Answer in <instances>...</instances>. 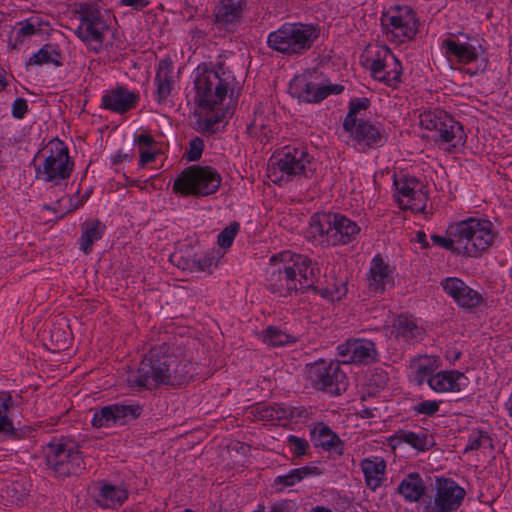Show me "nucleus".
Listing matches in <instances>:
<instances>
[{
    "label": "nucleus",
    "instance_id": "1",
    "mask_svg": "<svg viewBox=\"0 0 512 512\" xmlns=\"http://www.w3.org/2000/svg\"><path fill=\"white\" fill-rule=\"evenodd\" d=\"M176 356L170 353L166 343L155 345L142 359L136 374L128 377L131 386L152 389L159 385H166L168 367L175 366Z\"/></svg>",
    "mask_w": 512,
    "mask_h": 512
},
{
    "label": "nucleus",
    "instance_id": "2",
    "mask_svg": "<svg viewBox=\"0 0 512 512\" xmlns=\"http://www.w3.org/2000/svg\"><path fill=\"white\" fill-rule=\"evenodd\" d=\"M319 37V30L309 24H284L269 34L270 48L287 55H301L308 51Z\"/></svg>",
    "mask_w": 512,
    "mask_h": 512
},
{
    "label": "nucleus",
    "instance_id": "3",
    "mask_svg": "<svg viewBox=\"0 0 512 512\" xmlns=\"http://www.w3.org/2000/svg\"><path fill=\"white\" fill-rule=\"evenodd\" d=\"M271 271L268 277L269 289L280 296H286L292 291L316 289L312 283L305 285L295 278L294 266L302 267L304 262L299 256L290 251H283L270 258Z\"/></svg>",
    "mask_w": 512,
    "mask_h": 512
},
{
    "label": "nucleus",
    "instance_id": "4",
    "mask_svg": "<svg viewBox=\"0 0 512 512\" xmlns=\"http://www.w3.org/2000/svg\"><path fill=\"white\" fill-rule=\"evenodd\" d=\"M220 184L221 177L215 169L193 165L175 179L173 190L183 195L208 196L215 193Z\"/></svg>",
    "mask_w": 512,
    "mask_h": 512
},
{
    "label": "nucleus",
    "instance_id": "5",
    "mask_svg": "<svg viewBox=\"0 0 512 512\" xmlns=\"http://www.w3.org/2000/svg\"><path fill=\"white\" fill-rule=\"evenodd\" d=\"M492 223L486 219L470 218L457 223L459 249L462 255L476 257L481 251L490 247L494 240Z\"/></svg>",
    "mask_w": 512,
    "mask_h": 512
},
{
    "label": "nucleus",
    "instance_id": "6",
    "mask_svg": "<svg viewBox=\"0 0 512 512\" xmlns=\"http://www.w3.org/2000/svg\"><path fill=\"white\" fill-rule=\"evenodd\" d=\"M46 462L60 477L78 475L85 469L82 456L72 443H50L46 449Z\"/></svg>",
    "mask_w": 512,
    "mask_h": 512
},
{
    "label": "nucleus",
    "instance_id": "7",
    "mask_svg": "<svg viewBox=\"0 0 512 512\" xmlns=\"http://www.w3.org/2000/svg\"><path fill=\"white\" fill-rule=\"evenodd\" d=\"M50 154L36 169V178L45 182L58 184L60 180L68 179L73 170L68 148L63 142L56 140L50 142Z\"/></svg>",
    "mask_w": 512,
    "mask_h": 512
},
{
    "label": "nucleus",
    "instance_id": "8",
    "mask_svg": "<svg viewBox=\"0 0 512 512\" xmlns=\"http://www.w3.org/2000/svg\"><path fill=\"white\" fill-rule=\"evenodd\" d=\"M312 233L327 236V241L331 245L347 244L360 231L359 226L348 218L335 214L323 215L322 217L312 218Z\"/></svg>",
    "mask_w": 512,
    "mask_h": 512
},
{
    "label": "nucleus",
    "instance_id": "9",
    "mask_svg": "<svg viewBox=\"0 0 512 512\" xmlns=\"http://www.w3.org/2000/svg\"><path fill=\"white\" fill-rule=\"evenodd\" d=\"M420 125L432 133L430 137L435 142L452 143L456 146L463 141L462 126L442 111L420 114Z\"/></svg>",
    "mask_w": 512,
    "mask_h": 512
},
{
    "label": "nucleus",
    "instance_id": "10",
    "mask_svg": "<svg viewBox=\"0 0 512 512\" xmlns=\"http://www.w3.org/2000/svg\"><path fill=\"white\" fill-rule=\"evenodd\" d=\"M80 24L75 30L76 35L86 43H96L94 51H98L104 40V32L108 24L97 4H81L77 10Z\"/></svg>",
    "mask_w": 512,
    "mask_h": 512
},
{
    "label": "nucleus",
    "instance_id": "11",
    "mask_svg": "<svg viewBox=\"0 0 512 512\" xmlns=\"http://www.w3.org/2000/svg\"><path fill=\"white\" fill-rule=\"evenodd\" d=\"M307 376L318 390L340 395L346 389V376L339 363L320 360L310 364L307 366Z\"/></svg>",
    "mask_w": 512,
    "mask_h": 512
},
{
    "label": "nucleus",
    "instance_id": "12",
    "mask_svg": "<svg viewBox=\"0 0 512 512\" xmlns=\"http://www.w3.org/2000/svg\"><path fill=\"white\" fill-rule=\"evenodd\" d=\"M317 70L307 71L296 76L290 84L291 93L308 103H317L330 94H340L344 87L338 84H325L323 81H314Z\"/></svg>",
    "mask_w": 512,
    "mask_h": 512
},
{
    "label": "nucleus",
    "instance_id": "13",
    "mask_svg": "<svg viewBox=\"0 0 512 512\" xmlns=\"http://www.w3.org/2000/svg\"><path fill=\"white\" fill-rule=\"evenodd\" d=\"M196 101L204 109L214 110L227 95V83L215 71H206L196 78Z\"/></svg>",
    "mask_w": 512,
    "mask_h": 512
},
{
    "label": "nucleus",
    "instance_id": "14",
    "mask_svg": "<svg viewBox=\"0 0 512 512\" xmlns=\"http://www.w3.org/2000/svg\"><path fill=\"white\" fill-rule=\"evenodd\" d=\"M465 490L450 479H438L434 503L426 506L425 512H453L459 508Z\"/></svg>",
    "mask_w": 512,
    "mask_h": 512
},
{
    "label": "nucleus",
    "instance_id": "15",
    "mask_svg": "<svg viewBox=\"0 0 512 512\" xmlns=\"http://www.w3.org/2000/svg\"><path fill=\"white\" fill-rule=\"evenodd\" d=\"M142 413L139 405L112 404L95 411L91 423L94 427H108L111 424H125L138 418Z\"/></svg>",
    "mask_w": 512,
    "mask_h": 512
},
{
    "label": "nucleus",
    "instance_id": "16",
    "mask_svg": "<svg viewBox=\"0 0 512 512\" xmlns=\"http://www.w3.org/2000/svg\"><path fill=\"white\" fill-rule=\"evenodd\" d=\"M381 24L387 32H391L400 42L405 39H412L418 30V20L411 10L407 11L405 15L383 13Z\"/></svg>",
    "mask_w": 512,
    "mask_h": 512
},
{
    "label": "nucleus",
    "instance_id": "17",
    "mask_svg": "<svg viewBox=\"0 0 512 512\" xmlns=\"http://www.w3.org/2000/svg\"><path fill=\"white\" fill-rule=\"evenodd\" d=\"M441 285L444 291L463 308L471 309L482 302V296L459 278H446Z\"/></svg>",
    "mask_w": 512,
    "mask_h": 512
},
{
    "label": "nucleus",
    "instance_id": "18",
    "mask_svg": "<svg viewBox=\"0 0 512 512\" xmlns=\"http://www.w3.org/2000/svg\"><path fill=\"white\" fill-rule=\"evenodd\" d=\"M385 53L384 60L374 59L372 61L370 70L375 79L391 86L400 82L402 66L389 49H386Z\"/></svg>",
    "mask_w": 512,
    "mask_h": 512
},
{
    "label": "nucleus",
    "instance_id": "19",
    "mask_svg": "<svg viewBox=\"0 0 512 512\" xmlns=\"http://www.w3.org/2000/svg\"><path fill=\"white\" fill-rule=\"evenodd\" d=\"M271 162L274 169L287 176H293L305 171L307 164H309V159L307 153L303 150L292 149L273 156Z\"/></svg>",
    "mask_w": 512,
    "mask_h": 512
},
{
    "label": "nucleus",
    "instance_id": "20",
    "mask_svg": "<svg viewBox=\"0 0 512 512\" xmlns=\"http://www.w3.org/2000/svg\"><path fill=\"white\" fill-rule=\"evenodd\" d=\"M244 0H220L215 6V23L226 30L234 29L241 21Z\"/></svg>",
    "mask_w": 512,
    "mask_h": 512
},
{
    "label": "nucleus",
    "instance_id": "21",
    "mask_svg": "<svg viewBox=\"0 0 512 512\" xmlns=\"http://www.w3.org/2000/svg\"><path fill=\"white\" fill-rule=\"evenodd\" d=\"M339 355L349 356L347 363H370L377 356L375 345L368 340H348L338 347Z\"/></svg>",
    "mask_w": 512,
    "mask_h": 512
},
{
    "label": "nucleus",
    "instance_id": "22",
    "mask_svg": "<svg viewBox=\"0 0 512 512\" xmlns=\"http://www.w3.org/2000/svg\"><path fill=\"white\" fill-rule=\"evenodd\" d=\"M137 96L124 88H117L109 91L102 97V105L106 109L115 112H125L136 102Z\"/></svg>",
    "mask_w": 512,
    "mask_h": 512
},
{
    "label": "nucleus",
    "instance_id": "23",
    "mask_svg": "<svg viewBox=\"0 0 512 512\" xmlns=\"http://www.w3.org/2000/svg\"><path fill=\"white\" fill-rule=\"evenodd\" d=\"M387 286H392L388 266L384 264L380 256H375L370 269L369 289L371 291L381 292L384 291Z\"/></svg>",
    "mask_w": 512,
    "mask_h": 512
},
{
    "label": "nucleus",
    "instance_id": "24",
    "mask_svg": "<svg viewBox=\"0 0 512 512\" xmlns=\"http://www.w3.org/2000/svg\"><path fill=\"white\" fill-rule=\"evenodd\" d=\"M462 377L458 371H443L430 377L428 384L436 392H458L461 390L459 380Z\"/></svg>",
    "mask_w": 512,
    "mask_h": 512
},
{
    "label": "nucleus",
    "instance_id": "25",
    "mask_svg": "<svg viewBox=\"0 0 512 512\" xmlns=\"http://www.w3.org/2000/svg\"><path fill=\"white\" fill-rule=\"evenodd\" d=\"M105 225L98 219L82 223V235L80 238V250L89 254L95 241L102 238Z\"/></svg>",
    "mask_w": 512,
    "mask_h": 512
},
{
    "label": "nucleus",
    "instance_id": "26",
    "mask_svg": "<svg viewBox=\"0 0 512 512\" xmlns=\"http://www.w3.org/2000/svg\"><path fill=\"white\" fill-rule=\"evenodd\" d=\"M391 335L409 342L421 335V329L411 318L400 315L393 321Z\"/></svg>",
    "mask_w": 512,
    "mask_h": 512
},
{
    "label": "nucleus",
    "instance_id": "27",
    "mask_svg": "<svg viewBox=\"0 0 512 512\" xmlns=\"http://www.w3.org/2000/svg\"><path fill=\"white\" fill-rule=\"evenodd\" d=\"M398 491L408 501H418L425 492L422 478L417 473H410L399 485Z\"/></svg>",
    "mask_w": 512,
    "mask_h": 512
},
{
    "label": "nucleus",
    "instance_id": "28",
    "mask_svg": "<svg viewBox=\"0 0 512 512\" xmlns=\"http://www.w3.org/2000/svg\"><path fill=\"white\" fill-rule=\"evenodd\" d=\"M385 462L383 460L374 461L364 459L361 462V468L365 476L366 484L372 490H375L381 485L382 477L385 473Z\"/></svg>",
    "mask_w": 512,
    "mask_h": 512
},
{
    "label": "nucleus",
    "instance_id": "29",
    "mask_svg": "<svg viewBox=\"0 0 512 512\" xmlns=\"http://www.w3.org/2000/svg\"><path fill=\"white\" fill-rule=\"evenodd\" d=\"M311 434L315 445L325 450L336 449L341 444L339 437L323 423L317 424Z\"/></svg>",
    "mask_w": 512,
    "mask_h": 512
},
{
    "label": "nucleus",
    "instance_id": "30",
    "mask_svg": "<svg viewBox=\"0 0 512 512\" xmlns=\"http://www.w3.org/2000/svg\"><path fill=\"white\" fill-rule=\"evenodd\" d=\"M253 413L257 419L271 422H281L293 417V410L281 405L258 406L254 409Z\"/></svg>",
    "mask_w": 512,
    "mask_h": 512
},
{
    "label": "nucleus",
    "instance_id": "31",
    "mask_svg": "<svg viewBox=\"0 0 512 512\" xmlns=\"http://www.w3.org/2000/svg\"><path fill=\"white\" fill-rule=\"evenodd\" d=\"M321 472L317 467L304 466L293 469L285 475L277 476L274 480L275 485L281 486V490L300 482L304 478L311 475H319Z\"/></svg>",
    "mask_w": 512,
    "mask_h": 512
},
{
    "label": "nucleus",
    "instance_id": "32",
    "mask_svg": "<svg viewBox=\"0 0 512 512\" xmlns=\"http://www.w3.org/2000/svg\"><path fill=\"white\" fill-rule=\"evenodd\" d=\"M127 498L125 490L113 485H103L96 497V502L104 507L111 508L116 504H121Z\"/></svg>",
    "mask_w": 512,
    "mask_h": 512
},
{
    "label": "nucleus",
    "instance_id": "33",
    "mask_svg": "<svg viewBox=\"0 0 512 512\" xmlns=\"http://www.w3.org/2000/svg\"><path fill=\"white\" fill-rule=\"evenodd\" d=\"M192 375L193 364L189 360H178L176 358V364L175 368L173 369V374H168L166 385L181 386L183 384L188 383V381L192 378Z\"/></svg>",
    "mask_w": 512,
    "mask_h": 512
},
{
    "label": "nucleus",
    "instance_id": "34",
    "mask_svg": "<svg viewBox=\"0 0 512 512\" xmlns=\"http://www.w3.org/2000/svg\"><path fill=\"white\" fill-rule=\"evenodd\" d=\"M171 74V65L166 61H161L155 79L160 100L167 98L171 92Z\"/></svg>",
    "mask_w": 512,
    "mask_h": 512
},
{
    "label": "nucleus",
    "instance_id": "35",
    "mask_svg": "<svg viewBox=\"0 0 512 512\" xmlns=\"http://www.w3.org/2000/svg\"><path fill=\"white\" fill-rule=\"evenodd\" d=\"M354 138L358 142H364L367 146L377 144L381 140V134L376 127L365 121H359L353 131Z\"/></svg>",
    "mask_w": 512,
    "mask_h": 512
},
{
    "label": "nucleus",
    "instance_id": "36",
    "mask_svg": "<svg viewBox=\"0 0 512 512\" xmlns=\"http://www.w3.org/2000/svg\"><path fill=\"white\" fill-rule=\"evenodd\" d=\"M261 340L270 346H283L296 341L293 336L273 326H269L262 332Z\"/></svg>",
    "mask_w": 512,
    "mask_h": 512
},
{
    "label": "nucleus",
    "instance_id": "37",
    "mask_svg": "<svg viewBox=\"0 0 512 512\" xmlns=\"http://www.w3.org/2000/svg\"><path fill=\"white\" fill-rule=\"evenodd\" d=\"M443 45L447 48V54L454 55L461 63H470L476 59V54L464 44H458L453 40L446 39Z\"/></svg>",
    "mask_w": 512,
    "mask_h": 512
},
{
    "label": "nucleus",
    "instance_id": "38",
    "mask_svg": "<svg viewBox=\"0 0 512 512\" xmlns=\"http://www.w3.org/2000/svg\"><path fill=\"white\" fill-rule=\"evenodd\" d=\"M456 232H458L457 224L451 225L448 228V238L434 234L431 236V240L438 246L450 250L453 253L462 255L461 249H459L460 244L457 241L459 240V235L456 236Z\"/></svg>",
    "mask_w": 512,
    "mask_h": 512
},
{
    "label": "nucleus",
    "instance_id": "39",
    "mask_svg": "<svg viewBox=\"0 0 512 512\" xmlns=\"http://www.w3.org/2000/svg\"><path fill=\"white\" fill-rule=\"evenodd\" d=\"M398 438L420 451L429 449V446L431 445L429 442V436L426 433L418 434L414 432L400 431L398 433Z\"/></svg>",
    "mask_w": 512,
    "mask_h": 512
},
{
    "label": "nucleus",
    "instance_id": "40",
    "mask_svg": "<svg viewBox=\"0 0 512 512\" xmlns=\"http://www.w3.org/2000/svg\"><path fill=\"white\" fill-rule=\"evenodd\" d=\"M60 54L51 46L44 45L37 53H35L30 59L29 64H44V63H54L55 65H60Z\"/></svg>",
    "mask_w": 512,
    "mask_h": 512
},
{
    "label": "nucleus",
    "instance_id": "41",
    "mask_svg": "<svg viewBox=\"0 0 512 512\" xmlns=\"http://www.w3.org/2000/svg\"><path fill=\"white\" fill-rule=\"evenodd\" d=\"M11 399L12 398L10 394H0V433L6 435L14 433L12 422L9 420L7 416L9 403L11 402Z\"/></svg>",
    "mask_w": 512,
    "mask_h": 512
},
{
    "label": "nucleus",
    "instance_id": "42",
    "mask_svg": "<svg viewBox=\"0 0 512 512\" xmlns=\"http://www.w3.org/2000/svg\"><path fill=\"white\" fill-rule=\"evenodd\" d=\"M395 186L398 193L408 199L409 201L415 200L418 196H423L422 192L416 191V186L418 182L416 179H404V180H395Z\"/></svg>",
    "mask_w": 512,
    "mask_h": 512
},
{
    "label": "nucleus",
    "instance_id": "43",
    "mask_svg": "<svg viewBox=\"0 0 512 512\" xmlns=\"http://www.w3.org/2000/svg\"><path fill=\"white\" fill-rule=\"evenodd\" d=\"M304 262L302 267L294 266L295 278L300 279L305 285L314 284L312 278L315 275V266H312L311 260L307 256L296 254ZM316 289L317 287L313 285Z\"/></svg>",
    "mask_w": 512,
    "mask_h": 512
},
{
    "label": "nucleus",
    "instance_id": "44",
    "mask_svg": "<svg viewBox=\"0 0 512 512\" xmlns=\"http://www.w3.org/2000/svg\"><path fill=\"white\" fill-rule=\"evenodd\" d=\"M68 326L65 323L54 325L50 331L51 340L55 344V349H65L69 342Z\"/></svg>",
    "mask_w": 512,
    "mask_h": 512
},
{
    "label": "nucleus",
    "instance_id": "45",
    "mask_svg": "<svg viewBox=\"0 0 512 512\" xmlns=\"http://www.w3.org/2000/svg\"><path fill=\"white\" fill-rule=\"evenodd\" d=\"M492 447V439L490 436L486 432L478 431L469 437L464 452L477 450L479 448L491 449Z\"/></svg>",
    "mask_w": 512,
    "mask_h": 512
},
{
    "label": "nucleus",
    "instance_id": "46",
    "mask_svg": "<svg viewBox=\"0 0 512 512\" xmlns=\"http://www.w3.org/2000/svg\"><path fill=\"white\" fill-rule=\"evenodd\" d=\"M222 121V116L218 114L208 115L197 120V130L203 134H214L217 131V125Z\"/></svg>",
    "mask_w": 512,
    "mask_h": 512
},
{
    "label": "nucleus",
    "instance_id": "47",
    "mask_svg": "<svg viewBox=\"0 0 512 512\" xmlns=\"http://www.w3.org/2000/svg\"><path fill=\"white\" fill-rule=\"evenodd\" d=\"M221 253L219 250H214L200 259H194L193 263L201 271H210L211 267L217 266Z\"/></svg>",
    "mask_w": 512,
    "mask_h": 512
},
{
    "label": "nucleus",
    "instance_id": "48",
    "mask_svg": "<svg viewBox=\"0 0 512 512\" xmlns=\"http://www.w3.org/2000/svg\"><path fill=\"white\" fill-rule=\"evenodd\" d=\"M21 27L16 32V41L23 42L26 36H31L40 31V23L35 18H30L24 23H20Z\"/></svg>",
    "mask_w": 512,
    "mask_h": 512
},
{
    "label": "nucleus",
    "instance_id": "49",
    "mask_svg": "<svg viewBox=\"0 0 512 512\" xmlns=\"http://www.w3.org/2000/svg\"><path fill=\"white\" fill-rule=\"evenodd\" d=\"M239 224L234 222L226 227L219 235H218V244L222 248H228L232 245L233 240L238 232Z\"/></svg>",
    "mask_w": 512,
    "mask_h": 512
},
{
    "label": "nucleus",
    "instance_id": "50",
    "mask_svg": "<svg viewBox=\"0 0 512 512\" xmlns=\"http://www.w3.org/2000/svg\"><path fill=\"white\" fill-rule=\"evenodd\" d=\"M204 149V142L201 138L195 137L189 142V150L186 152V158L189 161L200 159Z\"/></svg>",
    "mask_w": 512,
    "mask_h": 512
},
{
    "label": "nucleus",
    "instance_id": "51",
    "mask_svg": "<svg viewBox=\"0 0 512 512\" xmlns=\"http://www.w3.org/2000/svg\"><path fill=\"white\" fill-rule=\"evenodd\" d=\"M288 443L293 447V454L297 456L304 455L308 448V442L305 439L294 435L288 437Z\"/></svg>",
    "mask_w": 512,
    "mask_h": 512
},
{
    "label": "nucleus",
    "instance_id": "52",
    "mask_svg": "<svg viewBox=\"0 0 512 512\" xmlns=\"http://www.w3.org/2000/svg\"><path fill=\"white\" fill-rule=\"evenodd\" d=\"M415 410L419 414H425V415L431 416V415L435 414L436 412H438L439 404L436 401L427 400V401H423V402L419 403L415 407Z\"/></svg>",
    "mask_w": 512,
    "mask_h": 512
},
{
    "label": "nucleus",
    "instance_id": "53",
    "mask_svg": "<svg viewBox=\"0 0 512 512\" xmlns=\"http://www.w3.org/2000/svg\"><path fill=\"white\" fill-rule=\"evenodd\" d=\"M28 109L27 101L24 98H17L12 104V115L17 119H22Z\"/></svg>",
    "mask_w": 512,
    "mask_h": 512
},
{
    "label": "nucleus",
    "instance_id": "54",
    "mask_svg": "<svg viewBox=\"0 0 512 512\" xmlns=\"http://www.w3.org/2000/svg\"><path fill=\"white\" fill-rule=\"evenodd\" d=\"M345 293H346L345 288H338V287H333V288L327 287V288L320 290V294L322 297L330 299L332 301L340 300L345 295Z\"/></svg>",
    "mask_w": 512,
    "mask_h": 512
},
{
    "label": "nucleus",
    "instance_id": "55",
    "mask_svg": "<svg viewBox=\"0 0 512 512\" xmlns=\"http://www.w3.org/2000/svg\"><path fill=\"white\" fill-rule=\"evenodd\" d=\"M430 377H433L432 369L428 366L420 365L415 372L414 380L418 385H421L425 380L428 381Z\"/></svg>",
    "mask_w": 512,
    "mask_h": 512
},
{
    "label": "nucleus",
    "instance_id": "56",
    "mask_svg": "<svg viewBox=\"0 0 512 512\" xmlns=\"http://www.w3.org/2000/svg\"><path fill=\"white\" fill-rule=\"evenodd\" d=\"M369 106V100L367 98L354 99L350 102L349 110L352 113L357 114L360 110L367 109Z\"/></svg>",
    "mask_w": 512,
    "mask_h": 512
},
{
    "label": "nucleus",
    "instance_id": "57",
    "mask_svg": "<svg viewBox=\"0 0 512 512\" xmlns=\"http://www.w3.org/2000/svg\"><path fill=\"white\" fill-rule=\"evenodd\" d=\"M358 125L356 114L352 113L350 110L344 120L343 127L346 131L352 132L356 129Z\"/></svg>",
    "mask_w": 512,
    "mask_h": 512
},
{
    "label": "nucleus",
    "instance_id": "58",
    "mask_svg": "<svg viewBox=\"0 0 512 512\" xmlns=\"http://www.w3.org/2000/svg\"><path fill=\"white\" fill-rule=\"evenodd\" d=\"M135 141L138 143L141 149L144 147H151L153 144L156 143L154 138L147 133L140 134L139 136H137Z\"/></svg>",
    "mask_w": 512,
    "mask_h": 512
},
{
    "label": "nucleus",
    "instance_id": "59",
    "mask_svg": "<svg viewBox=\"0 0 512 512\" xmlns=\"http://www.w3.org/2000/svg\"><path fill=\"white\" fill-rule=\"evenodd\" d=\"M125 6H130L136 10H141L149 4L148 0H121Z\"/></svg>",
    "mask_w": 512,
    "mask_h": 512
},
{
    "label": "nucleus",
    "instance_id": "60",
    "mask_svg": "<svg viewBox=\"0 0 512 512\" xmlns=\"http://www.w3.org/2000/svg\"><path fill=\"white\" fill-rule=\"evenodd\" d=\"M156 153L149 151H140V164L142 166L146 165L149 162H152L155 159Z\"/></svg>",
    "mask_w": 512,
    "mask_h": 512
},
{
    "label": "nucleus",
    "instance_id": "61",
    "mask_svg": "<svg viewBox=\"0 0 512 512\" xmlns=\"http://www.w3.org/2000/svg\"><path fill=\"white\" fill-rule=\"evenodd\" d=\"M415 241L421 244L422 248H427L429 243L426 239V234L423 231H417Z\"/></svg>",
    "mask_w": 512,
    "mask_h": 512
},
{
    "label": "nucleus",
    "instance_id": "62",
    "mask_svg": "<svg viewBox=\"0 0 512 512\" xmlns=\"http://www.w3.org/2000/svg\"><path fill=\"white\" fill-rule=\"evenodd\" d=\"M287 505L285 502L277 503L272 506L271 512H285Z\"/></svg>",
    "mask_w": 512,
    "mask_h": 512
},
{
    "label": "nucleus",
    "instance_id": "63",
    "mask_svg": "<svg viewBox=\"0 0 512 512\" xmlns=\"http://www.w3.org/2000/svg\"><path fill=\"white\" fill-rule=\"evenodd\" d=\"M128 158V155L125 154V155H121V154H118L115 159H114V163H119L121 162L123 159H127Z\"/></svg>",
    "mask_w": 512,
    "mask_h": 512
},
{
    "label": "nucleus",
    "instance_id": "64",
    "mask_svg": "<svg viewBox=\"0 0 512 512\" xmlns=\"http://www.w3.org/2000/svg\"><path fill=\"white\" fill-rule=\"evenodd\" d=\"M506 407L509 411L510 416L512 417V398L507 402Z\"/></svg>",
    "mask_w": 512,
    "mask_h": 512
}]
</instances>
